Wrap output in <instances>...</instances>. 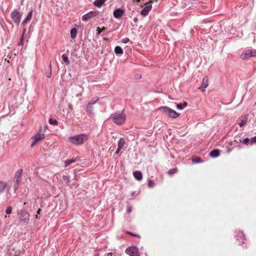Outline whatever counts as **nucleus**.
Listing matches in <instances>:
<instances>
[{
	"label": "nucleus",
	"instance_id": "nucleus-17",
	"mask_svg": "<svg viewBox=\"0 0 256 256\" xmlns=\"http://www.w3.org/2000/svg\"><path fill=\"white\" fill-rule=\"evenodd\" d=\"M22 169L20 168L18 170L15 174L14 179L15 180H18V181H20V178L22 173Z\"/></svg>",
	"mask_w": 256,
	"mask_h": 256
},
{
	"label": "nucleus",
	"instance_id": "nucleus-43",
	"mask_svg": "<svg viewBox=\"0 0 256 256\" xmlns=\"http://www.w3.org/2000/svg\"><path fill=\"white\" fill-rule=\"evenodd\" d=\"M122 148H118L116 150V151L115 153L116 154H118V153L120 152V150H122Z\"/></svg>",
	"mask_w": 256,
	"mask_h": 256
},
{
	"label": "nucleus",
	"instance_id": "nucleus-19",
	"mask_svg": "<svg viewBox=\"0 0 256 256\" xmlns=\"http://www.w3.org/2000/svg\"><path fill=\"white\" fill-rule=\"evenodd\" d=\"M106 0H96L94 2V4L98 8H100Z\"/></svg>",
	"mask_w": 256,
	"mask_h": 256
},
{
	"label": "nucleus",
	"instance_id": "nucleus-41",
	"mask_svg": "<svg viewBox=\"0 0 256 256\" xmlns=\"http://www.w3.org/2000/svg\"><path fill=\"white\" fill-rule=\"evenodd\" d=\"M132 206H127V212L130 214L132 212Z\"/></svg>",
	"mask_w": 256,
	"mask_h": 256
},
{
	"label": "nucleus",
	"instance_id": "nucleus-26",
	"mask_svg": "<svg viewBox=\"0 0 256 256\" xmlns=\"http://www.w3.org/2000/svg\"><path fill=\"white\" fill-rule=\"evenodd\" d=\"M62 58L63 61L66 63V64H70V61L68 60V57L66 54H63L62 56Z\"/></svg>",
	"mask_w": 256,
	"mask_h": 256
},
{
	"label": "nucleus",
	"instance_id": "nucleus-25",
	"mask_svg": "<svg viewBox=\"0 0 256 256\" xmlns=\"http://www.w3.org/2000/svg\"><path fill=\"white\" fill-rule=\"evenodd\" d=\"M125 141L124 138H121L118 141V147L122 148L124 146Z\"/></svg>",
	"mask_w": 256,
	"mask_h": 256
},
{
	"label": "nucleus",
	"instance_id": "nucleus-52",
	"mask_svg": "<svg viewBox=\"0 0 256 256\" xmlns=\"http://www.w3.org/2000/svg\"><path fill=\"white\" fill-rule=\"evenodd\" d=\"M156 1H157L158 0H155Z\"/></svg>",
	"mask_w": 256,
	"mask_h": 256
},
{
	"label": "nucleus",
	"instance_id": "nucleus-42",
	"mask_svg": "<svg viewBox=\"0 0 256 256\" xmlns=\"http://www.w3.org/2000/svg\"><path fill=\"white\" fill-rule=\"evenodd\" d=\"M128 234H130L132 235V236H137V237H138V238H140V237L138 234H133V233H132V232H128Z\"/></svg>",
	"mask_w": 256,
	"mask_h": 256
},
{
	"label": "nucleus",
	"instance_id": "nucleus-2",
	"mask_svg": "<svg viewBox=\"0 0 256 256\" xmlns=\"http://www.w3.org/2000/svg\"><path fill=\"white\" fill-rule=\"evenodd\" d=\"M69 141L74 145H81L88 140V136L82 134L69 137Z\"/></svg>",
	"mask_w": 256,
	"mask_h": 256
},
{
	"label": "nucleus",
	"instance_id": "nucleus-45",
	"mask_svg": "<svg viewBox=\"0 0 256 256\" xmlns=\"http://www.w3.org/2000/svg\"><path fill=\"white\" fill-rule=\"evenodd\" d=\"M133 20H134V22H138V18H137V17H134V18Z\"/></svg>",
	"mask_w": 256,
	"mask_h": 256
},
{
	"label": "nucleus",
	"instance_id": "nucleus-28",
	"mask_svg": "<svg viewBox=\"0 0 256 256\" xmlns=\"http://www.w3.org/2000/svg\"><path fill=\"white\" fill-rule=\"evenodd\" d=\"M26 32V29H24L23 31L22 34L21 36L20 42H18V46H22L24 44V34Z\"/></svg>",
	"mask_w": 256,
	"mask_h": 256
},
{
	"label": "nucleus",
	"instance_id": "nucleus-18",
	"mask_svg": "<svg viewBox=\"0 0 256 256\" xmlns=\"http://www.w3.org/2000/svg\"><path fill=\"white\" fill-rule=\"evenodd\" d=\"M93 110L94 108L92 106V104H87L86 106V110L87 113H88L89 114H93Z\"/></svg>",
	"mask_w": 256,
	"mask_h": 256
},
{
	"label": "nucleus",
	"instance_id": "nucleus-37",
	"mask_svg": "<svg viewBox=\"0 0 256 256\" xmlns=\"http://www.w3.org/2000/svg\"><path fill=\"white\" fill-rule=\"evenodd\" d=\"M250 145L253 144L256 142V135L254 136L251 138H250Z\"/></svg>",
	"mask_w": 256,
	"mask_h": 256
},
{
	"label": "nucleus",
	"instance_id": "nucleus-7",
	"mask_svg": "<svg viewBox=\"0 0 256 256\" xmlns=\"http://www.w3.org/2000/svg\"><path fill=\"white\" fill-rule=\"evenodd\" d=\"M125 252L130 256H140L138 249L136 246L128 247L126 248Z\"/></svg>",
	"mask_w": 256,
	"mask_h": 256
},
{
	"label": "nucleus",
	"instance_id": "nucleus-4",
	"mask_svg": "<svg viewBox=\"0 0 256 256\" xmlns=\"http://www.w3.org/2000/svg\"><path fill=\"white\" fill-rule=\"evenodd\" d=\"M22 13L17 9L14 10L10 14V18L14 24L19 26L22 16Z\"/></svg>",
	"mask_w": 256,
	"mask_h": 256
},
{
	"label": "nucleus",
	"instance_id": "nucleus-3",
	"mask_svg": "<svg viewBox=\"0 0 256 256\" xmlns=\"http://www.w3.org/2000/svg\"><path fill=\"white\" fill-rule=\"evenodd\" d=\"M159 110L172 118H176L180 115L179 113L168 106H161L159 108Z\"/></svg>",
	"mask_w": 256,
	"mask_h": 256
},
{
	"label": "nucleus",
	"instance_id": "nucleus-9",
	"mask_svg": "<svg viewBox=\"0 0 256 256\" xmlns=\"http://www.w3.org/2000/svg\"><path fill=\"white\" fill-rule=\"evenodd\" d=\"M98 14V11L91 10L90 12L84 14L82 16V20L83 21H87L88 20H90V18L96 16Z\"/></svg>",
	"mask_w": 256,
	"mask_h": 256
},
{
	"label": "nucleus",
	"instance_id": "nucleus-23",
	"mask_svg": "<svg viewBox=\"0 0 256 256\" xmlns=\"http://www.w3.org/2000/svg\"><path fill=\"white\" fill-rule=\"evenodd\" d=\"M52 64L50 62L49 64V69L46 70V76L48 78H50L52 76Z\"/></svg>",
	"mask_w": 256,
	"mask_h": 256
},
{
	"label": "nucleus",
	"instance_id": "nucleus-32",
	"mask_svg": "<svg viewBox=\"0 0 256 256\" xmlns=\"http://www.w3.org/2000/svg\"><path fill=\"white\" fill-rule=\"evenodd\" d=\"M48 122L50 123V124L54 126H56L58 124V122L56 120L53 119L52 118H50L49 119Z\"/></svg>",
	"mask_w": 256,
	"mask_h": 256
},
{
	"label": "nucleus",
	"instance_id": "nucleus-27",
	"mask_svg": "<svg viewBox=\"0 0 256 256\" xmlns=\"http://www.w3.org/2000/svg\"><path fill=\"white\" fill-rule=\"evenodd\" d=\"M20 182L18 181V180H14V192H16L17 190L18 189L19 187Z\"/></svg>",
	"mask_w": 256,
	"mask_h": 256
},
{
	"label": "nucleus",
	"instance_id": "nucleus-31",
	"mask_svg": "<svg viewBox=\"0 0 256 256\" xmlns=\"http://www.w3.org/2000/svg\"><path fill=\"white\" fill-rule=\"evenodd\" d=\"M76 162V160H68L64 162V166L66 167L70 164L74 163Z\"/></svg>",
	"mask_w": 256,
	"mask_h": 256
},
{
	"label": "nucleus",
	"instance_id": "nucleus-15",
	"mask_svg": "<svg viewBox=\"0 0 256 256\" xmlns=\"http://www.w3.org/2000/svg\"><path fill=\"white\" fill-rule=\"evenodd\" d=\"M134 176L138 180H140L142 178V174L141 172L138 170L134 171L133 173Z\"/></svg>",
	"mask_w": 256,
	"mask_h": 256
},
{
	"label": "nucleus",
	"instance_id": "nucleus-12",
	"mask_svg": "<svg viewBox=\"0 0 256 256\" xmlns=\"http://www.w3.org/2000/svg\"><path fill=\"white\" fill-rule=\"evenodd\" d=\"M124 14V10L122 8L116 9L113 12L114 16L116 18H121Z\"/></svg>",
	"mask_w": 256,
	"mask_h": 256
},
{
	"label": "nucleus",
	"instance_id": "nucleus-14",
	"mask_svg": "<svg viewBox=\"0 0 256 256\" xmlns=\"http://www.w3.org/2000/svg\"><path fill=\"white\" fill-rule=\"evenodd\" d=\"M208 76H206L203 78L201 86L198 88V89L202 90V92H204L206 88L208 86Z\"/></svg>",
	"mask_w": 256,
	"mask_h": 256
},
{
	"label": "nucleus",
	"instance_id": "nucleus-20",
	"mask_svg": "<svg viewBox=\"0 0 256 256\" xmlns=\"http://www.w3.org/2000/svg\"><path fill=\"white\" fill-rule=\"evenodd\" d=\"M7 185L8 184L6 182H0V194L4 191Z\"/></svg>",
	"mask_w": 256,
	"mask_h": 256
},
{
	"label": "nucleus",
	"instance_id": "nucleus-36",
	"mask_svg": "<svg viewBox=\"0 0 256 256\" xmlns=\"http://www.w3.org/2000/svg\"><path fill=\"white\" fill-rule=\"evenodd\" d=\"M148 185L150 188H152L155 186V183L152 180H148Z\"/></svg>",
	"mask_w": 256,
	"mask_h": 256
},
{
	"label": "nucleus",
	"instance_id": "nucleus-6",
	"mask_svg": "<svg viewBox=\"0 0 256 256\" xmlns=\"http://www.w3.org/2000/svg\"><path fill=\"white\" fill-rule=\"evenodd\" d=\"M20 220L24 224H26L28 222L29 214L25 210H21L18 214Z\"/></svg>",
	"mask_w": 256,
	"mask_h": 256
},
{
	"label": "nucleus",
	"instance_id": "nucleus-10",
	"mask_svg": "<svg viewBox=\"0 0 256 256\" xmlns=\"http://www.w3.org/2000/svg\"><path fill=\"white\" fill-rule=\"evenodd\" d=\"M235 238L236 241L238 242V244L239 245H242L244 243V240L245 236L242 232L239 231L238 232H236Z\"/></svg>",
	"mask_w": 256,
	"mask_h": 256
},
{
	"label": "nucleus",
	"instance_id": "nucleus-30",
	"mask_svg": "<svg viewBox=\"0 0 256 256\" xmlns=\"http://www.w3.org/2000/svg\"><path fill=\"white\" fill-rule=\"evenodd\" d=\"M241 142L246 145L250 144V139L248 138H246L241 140Z\"/></svg>",
	"mask_w": 256,
	"mask_h": 256
},
{
	"label": "nucleus",
	"instance_id": "nucleus-51",
	"mask_svg": "<svg viewBox=\"0 0 256 256\" xmlns=\"http://www.w3.org/2000/svg\"><path fill=\"white\" fill-rule=\"evenodd\" d=\"M137 2H140V0H136Z\"/></svg>",
	"mask_w": 256,
	"mask_h": 256
},
{
	"label": "nucleus",
	"instance_id": "nucleus-13",
	"mask_svg": "<svg viewBox=\"0 0 256 256\" xmlns=\"http://www.w3.org/2000/svg\"><path fill=\"white\" fill-rule=\"evenodd\" d=\"M32 13H33V10L32 8H31L30 10L28 13L27 16L22 20V26H25L28 22L30 21V20H32Z\"/></svg>",
	"mask_w": 256,
	"mask_h": 256
},
{
	"label": "nucleus",
	"instance_id": "nucleus-22",
	"mask_svg": "<svg viewBox=\"0 0 256 256\" xmlns=\"http://www.w3.org/2000/svg\"><path fill=\"white\" fill-rule=\"evenodd\" d=\"M77 29L76 28H73L71 29L70 33L71 38L74 39L75 38L77 34Z\"/></svg>",
	"mask_w": 256,
	"mask_h": 256
},
{
	"label": "nucleus",
	"instance_id": "nucleus-48",
	"mask_svg": "<svg viewBox=\"0 0 256 256\" xmlns=\"http://www.w3.org/2000/svg\"><path fill=\"white\" fill-rule=\"evenodd\" d=\"M82 95V94L80 93V94H76V96H81Z\"/></svg>",
	"mask_w": 256,
	"mask_h": 256
},
{
	"label": "nucleus",
	"instance_id": "nucleus-38",
	"mask_svg": "<svg viewBox=\"0 0 256 256\" xmlns=\"http://www.w3.org/2000/svg\"><path fill=\"white\" fill-rule=\"evenodd\" d=\"M176 106V108L179 110H182V109H184V106H182V104H177Z\"/></svg>",
	"mask_w": 256,
	"mask_h": 256
},
{
	"label": "nucleus",
	"instance_id": "nucleus-47",
	"mask_svg": "<svg viewBox=\"0 0 256 256\" xmlns=\"http://www.w3.org/2000/svg\"><path fill=\"white\" fill-rule=\"evenodd\" d=\"M41 211V210L40 209H39L38 212H37V213L38 214H40V212Z\"/></svg>",
	"mask_w": 256,
	"mask_h": 256
},
{
	"label": "nucleus",
	"instance_id": "nucleus-21",
	"mask_svg": "<svg viewBox=\"0 0 256 256\" xmlns=\"http://www.w3.org/2000/svg\"><path fill=\"white\" fill-rule=\"evenodd\" d=\"M248 120V115L246 114L244 116L243 120H241V122L239 123L238 125L240 127H242L245 124H246Z\"/></svg>",
	"mask_w": 256,
	"mask_h": 256
},
{
	"label": "nucleus",
	"instance_id": "nucleus-5",
	"mask_svg": "<svg viewBox=\"0 0 256 256\" xmlns=\"http://www.w3.org/2000/svg\"><path fill=\"white\" fill-rule=\"evenodd\" d=\"M255 56H256V50H248L240 55V58L243 60H246L248 58Z\"/></svg>",
	"mask_w": 256,
	"mask_h": 256
},
{
	"label": "nucleus",
	"instance_id": "nucleus-50",
	"mask_svg": "<svg viewBox=\"0 0 256 256\" xmlns=\"http://www.w3.org/2000/svg\"><path fill=\"white\" fill-rule=\"evenodd\" d=\"M108 40V38H104V40Z\"/></svg>",
	"mask_w": 256,
	"mask_h": 256
},
{
	"label": "nucleus",
	"instance_id": "nucleus-29",
	"mask_svg": "<svg viewBox=\"0 0 256 256\" xmlns=\"http://www.w3.org/2000/svg\"><path fill=\"white\" fill-rule=\"evenodd\" d=\"M178 170L176 168H171L170 170H168V173L169 175L172 176L174 174L178 172Z\"/></svg>",
	"mask_w": 256,
	"mask_h": 256
},
{
	"label": "nucleus",
	"instance_id": "nucleus-34",
	"mask_svg": "<svg viewBox=\"0 0 256 256\" xmlns=\"http://www.w3.org/2000/svg\"><path fill=\"white\" fill-rule=\"evenodd\" d=\"M98 100H99L98 97H97V96L94 97L91 100L90 102H89L88 103L92 104L93 105V104H95Z\"/></svg>",
	"mask_w": 256,
	"mask_h": 256
},
{
	"label": "nucleus",
	"instance_id": "nucleus-35",
	"mask_svg": "<svg viewBox=\"0 0 256 256\" xmlns=\"http://www.w3.org/2000/svg\"><path fill=\"white\" fill-rule=\"evenodd\" d=\"M12 207L11 206H8L6 208V213L7 214H12Z\"/></svg>",
	"mask_w": 256,
	"mask_h": 256
},
{
	"label": "nucleus",
	"instance_id": "nucleus-39",
	"mask_svg": "<svg viewBox=\"0 0 256 256\" xmlns=\"http://www.w3.org/2000/svg\"><path fill=\"white\" fill-rule=\"evenodd\" d=\"M130 40V39L128 38H125L122 40V42L124 44L128 43Z\"/></svg>",
	"mask_w": 256,
	"mask_h": 256
},
{
	"label": "nucleus",
	"instance_id": "nucleus-46",
	"mask_svg": "<svg viewBox=\"0 0 256 256\" xmlns=\"http://www.w3.org/2000/svg\"><path fill=\"white\" fill-rule=\"evenodd\" d=\"M80 88H82V92H83V90H84V88L82 86H80Z\"/></svg>",
	"mask_w": 256,
	"mask_h": 256
},
{
	"label": "nucleus",
	"instance_id": "nucleus-40",
	"mask_svg": "<svg viewBox=\"0 0 256 256\" xmlns=\"http://www.w3.org/2000/svg\"><path fill=\"white\" fill-rule=\"evenodd\" d=\"M106 29V28L104 27L100 29V28H97V30H96V31H97V33L98 34H100V32Z\"/></svg>",
	"mask_w": 256,
	"mask_h": 256
},
{
	"label": "nucleus",
	"instance_id": "nucleus-11",
	"mask_svg": "<svg viewBox=\"0 0 256 256\" xmlns=\"http://www.w3.org/2000/svg\"><path fill=\"white\" fill-rule=\"evenodd\" d=\"M45 137V135L44 134H38L32 137L33 142L31 144V146H33L37 142L40 140H43Z\"/></svg>",
	"mask_w": 256,
	"mask_h": 256
},
{
	"label": "nucleus",
	"instance_id": "nucleus-1",
	"mask_svg": "<svg viewBox=\"0 0 256 256\" xmlns=\"http://www.w3.org/2000/svg\"><path fill=\"white\" fill-rule=\"evenodd\" d=\"M124 109L121 112H116L110 114V119H112V121L115 124L121 126L126 121V116L124 112Z\"/></svg>",
	"mask_w": 256,
	"mask_h": 256
},
{
	"label": "nucleus",
	"instance_id": "nucleus-44",
	"mask_svg": "<svg viewBox=\"0 0 256 256\" xmlns=\"http://www.w3.org/2000/svg\"><path fill=\"white\" fill-rule=\"evenodd\" d=\"M182 106H184V107H186L188 106V102H184V103L182 104Z\"/></svg>",
	"mask_w": 256,
	"mask_h": 256
},
{
	"label": "nucleus",
	"instance_id": "nucleus-24",
	"mask_svg": "<svg viewBox=\"0 0 256 256\" xmlns=\"http://www.w3.org/2000/svg\"><path fill=\"white\" fill-rule=\"evenodd\" d=\"M114 52L116 54H122L124 53V51L120 46H116L114 48Z\"/></svg>",
	"mask_w": 256,
	"mask_h": 256
},
{
	"label": "nucleus",
	"instance_id": "nucleus-8",
	"mask_svg": "<svg viewBox=\"0 0 256 256\" xmlns=\"http://www.w3.org/2000/svg\"><path fill=\"white\" fill-rule=\"evenodd\" d=\"M154 2V0H150L147 4L148 5L146 6L140 12V14H141L143 16H146L148 14V12H150V10H152V4Z\"/></svg>",
	"mask_w": 256,
	"mask_h": 256
},
{
	"label": "nucleus",
	"instance_id": "nucleus-16",
	"mask_svg": "<svg viewBox=\"0 0 256 256\" xmlns=\"http://www.w3.org/2000/svg\"><path fill=\"white\" fill-rule=\"evenodd\" d=\"M220 152L218 149H214L210 153V156L212 158H216L220 156Z\"/></svg>",
	"mask_w": 256,
	"mask_h": 256
},
{
	"label": "nucleus",
	"instance_id": "nucleus-33",
	"mask_svg": "<svg viewBox=\"0 0 256 256\" xmlns=\"http://www.w3.org/2000/svg\"><path fill=\"white\" fill-rule=\"evenodd\" d=\"M193 162L195 164L200 163L203 162V160L200 158H196L192 159Z\"/></svg>",
	"mask_w": 256,
	"mask_h": 256
},
{
	"label": "nucleus",
	"instance_id": "nucleus-49",
	"mask_svg": "<svg viewBox=\"0 0 256 256\" xmlns=\"http://www.w3.org/2000/svg\"><path fill=\"white\" fill-rule=\"evenodd\" d=\"M134 194H135V192H132V195L134 196Z\"/></svg>",
	"mask_w": 256,
	"mask_h": 256
}]
</instances>
